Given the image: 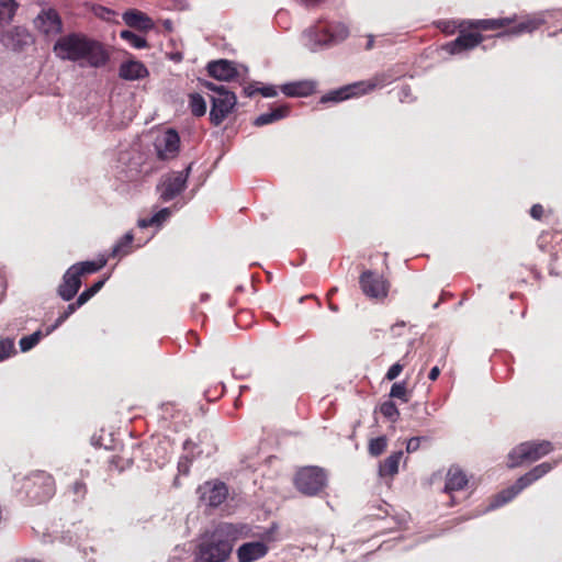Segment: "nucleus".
<instances>
[{
	"instance_id": "28",
	"label": "nucleus",
	"mask_w": 562,
	"mask_h": 562,
	"mask_svg": "<svg viewBox=\"0 0 562 562\" xmlns=\"http://www.w3.org/2000/svg\"><path fill=\"white\" fill-rule=\"evenodd\" d=\"M134 235L132 232L126 233L113 247L111 257L121 258L131 254L133 249Z\"/></svg>"
},
{
	"instance_id": "24",
	"label": "nucleus",
	"mask_w": 562,
	"mask_h": 562,
	"mask_svg": "<svg viewBox=\"0 0 562 562\" xmlns=\"http://www.w3.org/2000/svg\"><path fill=\"white\" fill-rule=\"evenodd\" d=\"M289 113H290L289 105H285V104L279 105V106L274 108L271 112L260 114L258 117H256V120L254 121V125L260 127L263 125L274 123L279 120L286 117L289 115Z\"/></svg>"
},
{
	"instance_id": "41",
	"label": "nucleus",
	"mask_w": 562,
	"mask_h": 562,
	"mask_svg": "<svg viewBox=\"0 0 562 562\" xmlns=\"http://www.w3.org/2000/svg\"><path fill=\"white\" fill-rule=\"evenodd\" d=\"M403 369H404V364H402L400 362L392 364L385 374V380H387V381L395 380L402 373Z\"/></svg>"
},
{
	"instance_id": "11",
	"label": "nucleus",
	"mask_w": 562,
	"mask_h": 562,
	"mask_svg": "<svg viewBox=\"0 0 562 562\" xmlns=\"http://www.w3.org/2000/svg\"><path fill=\"white\" fill-rule=\"evenodd\" d=\"M481 32L482 31L475 29H469L468 25H465L460 29L456 40L443 45V49L451 55L471 50L484 41L485 37Z\"/></svg>"
},
{
	"instance_id": "7",
	"label": "nucleus",
	"mask_w": 562,
	"mask_h": 562,
	"mask_svg": "<svg viewBox=\"0 0 562 562\" xmlns=\"http://www.w3.org/2000/svg\"><path fill=\"white\" fill-rule=\"evenodd\" d=\"M201 85L216 93L212 97L210 121L214 126H220L235 108L237 98L234 92L226 90L224 86H217L210 81H203Z\"/></svg>"
},
{
	"instance_id": "8",
	"label": "nucleus",
	"mask_w": 562,
	"mask_h": 562,
	"mask_svg": "<svg viewBox=\"0 0 562 562\" xmlns=\"http://www.w3.org/2000/svg\"><path fill=\"white\" fill-rule=\"evenodd\" d=\"M294 485L304 495H316L326 485V474L318 467H305L296 472Z\"/></svg>"
},
{
	"instance_id": "31",
	"label": "nucleus",
	"mask_w": 562,
	"mask_h": 562,
	"mask_svg": "<svg viewBox=\"0 0 562 562\" xmlns=\"http://www.w3.org/2000/svg\"><path fill=\"white\" fill-rule=\"evenodd\" d=\"M190 110L194 116H203L206 113V103L203 97L199 93L190 94Z\"/></svg>"
},
{
	"instance_id": "56",
	"label": "nucleus",
	"mask_w": 562,
	"mask_h": 562,
	"mask_svg": "<svg viewBox=\"0 0 562 562\" xmlns=\"http://www.w3.org/2000/svg\"><path fill=\"white\" fill-rule=\"evenodd\" d=\"M372 47H373V38H372V37H370V38H369V41H368V43H367V47H366V48H367V49H371Z\"/></svg>"
},
{
	"instance_id": "51",
	"label": "nucleus",
	"mask_w": 562,
	"mask_h": 562,
	"mask_svg": "<svg viewBox=\"0 0 562 562\" xmlns=\"http://www.w3.org/2000/svg\"><path fill=\"white\" fill-rule=\"evenodd\" d=\"M153 225H156L155 222H154L153 216L148 217V218H140L138 221V226L142 227V228H146V227H149V226H153Z\"/></svg>"
},
{
	"instance_id": "43",
	"label": "nucleus",
	"mask_w": 562,
	"mask_h": 562,
	"mask_svg": "<svg viewBox=\"0 0 562 562\" xmlns=\"http://www.w3.org/2000/svg\"><path fill=\"white\" fill-rule=\"evenodd\" d=\"M529 213L533 220L540 221L544 215V207L539 203L533 204Z\"/></svg>"
},
{
	"instance_id": "35",
	"label": "nucleus",
	"mask_w": 562,
	"mask_h": 562,
	"mask_svg": "<svg viewBox=\"0 0 562 562\" xmlns=\"http://www.w3.org/2000/svg\"><path fill=\"white\" fill-rule=\"evenodd\" d=\"M380 413L391 422H396L400 417V411L394 402L386 401L381 404Z\"/></svg>"
},
{
	"instance_id": "19",
	"label": "nucleus",
	"mask_w": 562,
	"mask_h": 562,
	"mask_svg": "<svg viewBox=\"0 0 562 562\" xmlns=\"http://www.w3.org/2000/svg\"><path fill=\"white\" fill-rule=\"evenodd\" d=\"M149 75L146 66L139 60H127L121 64L119 76L123 80L134 81L146 78Z\"/></svg>"
},
{
	"instance_id": "2",
	"label": "nucleus",
	"mask_w": 562,
	"mask_h": 562,
	"mask_svg": "<svg viewBox=\"0 0 562 562\" xmlns=\"http://www.w3.org/2000/svg\"><path fill=\"white\" fill-rule=\"evenodd\" d=\"M55 55L63 60L80 63L91 68H102L110 61V52L105 45L82 33L60 36L54 44Z\"/></svg>"
},
{
	"instance_id": "9",
	"label": "nucleus",
	"mask_w": 562,
	"mask_h": 562,
	"mask_svg": "<svg viewBox=\"0 0 562 562\" xmlns=\"http://www.w3.org/2000/svg\"><path fill=\"white\" fill-rule=\"evenodd\" d=\"M191 169L192 164H189L184 170L171 171L161 178L160 183L157 186L161 201H171L186 189Z\"/></svg>"
},
{
	"instance_id": "25",
	"label": "nucleus",
	"mask_w": 562,
	"mask_h": 562,
	"mask_svg": "<svg viewBox=\"0 0 562 562\" xmlns=\"http://www.w3.org/2000/svg\"><path fill=\"white\" fill-rule=\"evenodd\" d=\"M20 8V4L16 0H0V26H7L9 25L18 10Z\"/></svg>"
},
{
	"instance_id": "1",
	"label": "nucleus",
	"mask_w": 562,
	"mask_h": 562,
	"mask_svg": "<svg viewBox=\"0 0 562 562\" xmlns=\"http://www.w3.org/2000/svg\"><path fill=\"white\" fill-rule=\"evenodd\" d=\"M543 24V20L536 16H519L513 14L506 18L479 19L469 21L440 20L437 27L446 35H452L460 29L468 25L469 29L479 31H496V37L519 36L526 33H532Z\"/></svg>"
},
{
	"instance_id": "42",
	"label": "nucleus",
	"mask_w": 562,
	"mask_h": 562,
	"mask_svg": "<svg viewBox=\"0 0 562 562\" xmlns=\"http://www.w3.org/2000/svg\"><path fill=\"white\" fill-rule=\"evenodd\" d=\"M171 214L170 209L165 207L158 211L156 214L153 215L154 222L156 225H160L164 221H166Z\"/></svg>"
},
{
	"instance_id": "58",
	"label": "nucleus",
	"mask_w": 562,
	"mask_h": 562,
	"mask_svg": "<svg viewBox=\"0 0 562 562\" xmlns=\"http://www.w3.org/2000/svg\"><path fill=\"white\" fill-rule=\"evenodd\" d=\"M240 315H241V313L237 315L236 323H239Z\"/></svg>"
},
{
	"instance_id": "23",
	"label": "nucleus",
	"mask_w": 562,
	"mask_h": 562,
	"mask_svg": "<svg viewBox=\"0 0 562 562\" xmlns=\"http://www.w3.org/2000/svg\"><path fill=\"white\" fill-rule=\"evenodd\" d=\"M124 22L130 26L140 31H149L154 27V23L145 13L131 9L123 13Z\"/></svg>"
},
{
	"instance_id": "59",
	"label": "nucleus",
	"mask_w": 562,
	"mask_h": 562,
	"mask_svg": "<svg viewBox=\"0 0 562 562\" xmlns=\"http://www.w3.org/2000/svg\"><path fill=\"white\" fill-rule=\"evenodd\" d=\"M189 443H191V442H190L189 440H187V441L184 442V448H187Z\"/></svg>"
},
{
	"instance_id": "26",
	"label": "nucleus",
	"mask_w": 562,
	"mask_h": 562,
	"mask_svg": "<svg viewBox=\"0 0 562 562\" xmlns=\"http://www.w3.org/2000/svg\"><path fill=\"white\" fill-rule=\"evenodd\" d=\"M403 452L397 451L387 457L379 468V473L383 477H392L398 472V464Z\"/></svg>"
},
{
	"instance_id": "21",
	"label": "nucleus",
	"mask_w": 562,
	"mask_h": 562,
	"mask_svg": "<svg viewBox=\"0 0 562 562\" xmlns=\"http://www.w3.org/2000/svg\"><path fill=\"white\" fill-rule=\"evenodd\" d=\"M468 482L469 480L465 472L461 468L452 465L446 476L445 492L452 493L454 491H461L467 487Z\"/></svg>"
},
{
	"instance_id": "10",
	"label": "nucleus",
	"mask_w": 562,
	"mask_h": 562,
	"mask_svg": "<svg viewBox=\"0 0 562 562\" xmlns=\"http://www.w3.org/2000/svg\"><path fill=\"white\" fill-rule=\"evenodd\" d=\"M359 285L362 293L371 300L381 301L389 294V281L376 271H363L359 277Z\"/></svg>"
},
{
	"instance_id": "37",
	"label": "nucleus",
	"mask_w": 562,
	"mask_h": 562,
	"mask_svg": "<svg viewBox=\"0 0 562 562\" xmlns=\"http://www.w3.org/2000/svg\"><path fill=\"white\" fill-rule=\"evenodd\" d=\"M131 464H132V460L131 459L124 458V457L119 456V454H113L109 459V470L110 471L117 470L119 472H122L125 469L130 468Z\"/></svg>"
},
{
	"instance_id": "12",
	"label": "nucleus",
	"mask_w": 562,
	"mask_h": 562,
	"mask_svg": "<svg viewBox=\"0 0 562 562\" xmlns=\"http://www.w3.org/2000/svg\"><path fill=\"white\" fill-rule=\"evenodd\" d=\"M34 27L42 35L53 37L63 32V20L54 8L43 9L33 21Z\"/></svg>"
},
{
	"instance_id": "5",
	"label": "nucleus",
	"mask_w": 562,
	"mask_h": 562,
	"mask_svg": "<svg viewBox=\"0 0 562 562\" xmlns=\"http://www.w3.org/2000/svg\"><path fill=\"white\" fill-rule=\"evenodd\" d=\"M558 465V461L542 462L533 467L530 471L521 475L517 481L509 487L499 492L491 505L492 508L499 507L512 499H514L520 492L533 484L536 481L543 477L550 471Z\"/></svg>"
},
{
	"instance_id": "3",
	"label": "nucleus",
	"mask_w": 562,
	"mask_h": 562,
	"mask_svg": "<svg viewBox=\"0 0 562 562\" xmlns=\"http://www.w3.org/2000/svg\"><path fill=\"white\" fill-rule=\"evenodd\" d=\"M252 537L251 527L244 522H218L209 540L199 546L196 562H225L231 557L234 543Z\"/></svg>"
},
{
	"instance_id": "46",
	"label": "nucleus",
	"mask_w": 562,
	"mask_h": 562,
	"mask_svg": "<svg viewBox=\"0 0 562 562\" xmlns=\"http://www.w3.org/2000/svg\"><path fill=\"white\" fill-rule=\"evenodd\" d=\"M190 463H191V459L189 458H181V460L179 461V464H178V469H179V472H181L182 474H188L189 473V468H190Z\"/></svg>"
},
{
	"instance_id": "55",
	"label": "nucleus",
	"mask_w": 562,
	"mask_h": 562,
	"mask_svg": "<svg viewBox=\"0 0 562 562\" xmlns=\"http://www.w3.org/2000/svg\"><path fill=\"white\" fill-rule=\"evenodd\" d=\"M338 289L336 286H333L326 294V299H331L333 295L337 293Z\"/></svg>"
},
{
	"instance_id": "33",
	"label": "nucleus",
	"mask_w": 562,
	"mask_h": 562,
	"mask_svg": "<svg viewBox=\"0 0 562 562\" xmlns=\"http://www.w3.org/2000/svg\"><path fill=\"white\" fill-rule=\"evenodd\" d=\"M79 307H81L80 305H77V301L76 302H72L70 304L67 305V307L65 308V311L57 317V319L55 321V323L49 326L46 330V334L45 335H49L50 333H53L56 328H58L70 315H72Z\"/></svg>"
},
{
	"instance_id": "36",
	"label": "nucleus",
	"mask_w": 562,
	"mask_h": 562,
	"mask_svg": "<svg viewBox=\"0 0 562 562\" xmlns=\"http://www.w3.org/2000/svg\"><path fill=\"white\" fill-rule=\"evenodd\" d=\"M43 337V334L41 330H36L35 333L24 336L20 339V348L23 352H26L31 350L33 347H35L41 338Z\"/></svg>"
},
{
	"instance_id": "48",
	"label": "nucleus",
	"mask_w": 562,
	"mask_h": 562,
	"mask_svg": "<svg viewBox=\"0 0 562 562\" xmlns=\"http://www.w3.org/2000/svg\"><path fill=\"white\" fill-rule=\"evenodd\" d=\"M406 327V323L401 321L391 326V333L393 336H401L402 330Z\"/></svg>"
},
{
	"instance_id": "49",
	"label": "nucleus",
	"mask_w": 562,
	"mask_h": 562,
	"mask_svg": "<svg viewBox=\"0 0 562 562\" xmlns=\"http://www.w3.org/2000/svg\"><path fill=\"white\" fill-rule=\"evenodd\" d=\"M105 283V279L99 280L94 282L88 290L93 294V296L103 288Z\"/></svg>"
},
{
	"instance_id": "38",
	"label": "nucleus",
	"mask_w": 562,
	"mask_h": 562,
	"mask_svg": "<svg viewBox=\"0 0 562 562\" xmlns=\"http://www.w3.org/2000/svg\"><path fill=\"white\" fill-rule=\"evenodd\" d=\"M314 42H315V46H319V47L329 46L335 42V37L327 30L315 31L314 32Z\"/></svg>"
},
{
	"instance_id": "47",
	"label": "nucleus",
	"mask_w": 562,
	"mask_h": 562,
	"mask_svg": "<svg viewBox=\"0 0 562 562\" xmlns=\"http://www.w3.org/2000/svg\"><path fill=\"white\" fill-rule=\"evenodd\" d=\"M92 296H93V294L88 289L85 290L76 300L77 305H80V306L85 305Z\"/></svg>"
},
{
	"instance_id": "15",
	"label": "nucleus",
	"mask_w": 562,
	"mask_h": 562,
	"mask_svg": "<svg viewBox=\"0 0 562 562\" xmlns=\"http://www.w3.org/2000/svg\"><path fill=\"white\" fill-rule=\"evenodd\" d=\"M206 69L211 77L221 81H231L238 76L235 63L227 59L210 61Z\"/></svg>"
},
{
	"instance_id": "57",
	"label": "nucleus",
	"mask_w": 562,
	"mask_h": 562,
	"mask_svg": "<svg viewBox=\"0 0 562 562\" xmlns=\"http://www.w3.org/2000/svg\"><path fill=\"white\" fill-rule=\"evenodd\" d=\"M307 297H308V299H315V300H317V297H316L315 295H308Z\"/></svg>"
},
{
	"instance_id": "44",
	"label": "nucleus",
	"mask_w": 562,
	"mask_h": 562,
	"mask_svg": "<svg viewBox=\"0 0 562 562\" xmlns=\"http://www.w3.org/2000/svg\"><path fill=\"white\" fill-rule=\"evenodd\" d=\"M420 440H422L420 437H413V438L408 439L407 445H406V451L408 453L417 451L420 446Z\"/></svg>"
},
{
	"instance_id": "20",
	"label": "nucleus",
	"mask_w": 562,
	"mask_h": 562,
	"mask_svg": "<svg viewBox=\"0 0 562 562\" xmlns=\"http://www.w3.org/2000/svg\"><path fill=\"white\" fill-rule=\"evenodd\" d=\"M538 247L551 255H555L562 246V232L557 229L543 231L538 239Z\"/></svg>"
},
{
	"instance_id": "45",
	"label": "nucleus",
	"mask_w": 562,
	"mask_h": 562,
	"mask_svg": "<svg viewBox=\"0 0 562 562\" xmlns=\"http://www.w3.org/2000/svg\"><path fill=\"white\" fill-rule=\"evenodd\" d=\"M259 93L266 98H273L278 94V91L274 86H265L259 89Z\"/></svg>"
},
{
	"instance_id": "27",
	"label": "nucleus",
	"mask_w": 562,
	"mask_h": 562,
	"mask_svg": "<svg viewBox=\"0 0 562 562\" xmlns=\"http://www.w3.org/2000/svg\"><path fill=\"white\" fill-rule=\"evenodd\" d=\"M358 88H359L358 85H353V86H347V87L340 88L338 90L330 91L321 98V103L344 101V100L348 99L349 97L357 94L356 89H358Z\"/></svg>"
},
{
	"instance_id": "39",
	"label": "nucleus",
	"mask_w": 562,
	"mask_h": 562,
	"mask_svg": "<svg viewBox=\"0 0 562 562\" xmlns=\"http://www.w3.org/2000/svg\"><path fill=\"white\" fill-rule=\"evenodd\" d=\"M15 353L14 340L11 338L0 339V361H3Z\"/></svg>"
},
{
	"instance_id": "6",
	"label": "nucleus",
	"mask_w": 562,
	"mask_h": 562,
	"mask_svg": "<svg viewBox=\"0 0 562 562\" xmlns=\"http://www.w3.org/2000/svg\"><path fill=\"white\" fill-rule=\"evenodd\" d=\"M554 450L549 440H530L517 445L508 453V467L518 468L525 463H532L548 456Z\"/></svg>"
},
{
	"instance_id": "4",
	"label": "nucleus",
	"mask_w": 562,
	"mask_h": 562,
	"mask_svg": "<svg viewBox=\"0 0 562 562\" xmlns=\"http://www.w3.org/2000/svg\"><path fill=\"white\" fill-rule=\"evenodd\" d=\"M21 491L31 505L42 504L54 496L55 480L45 471H35L23 479Z\"/></svg>"
},
{
	"instance_id": "22",
	"label": "nucleus",
	"mask_w": 562,
	"mask_h": 562,
	"mask_svg": "<svg viewBox=\"0 0 562 562\" xmlns=\"http://www.w3.org/2000/svg\"><path fill=\"white\" fill-rule=\"evenodd\" d=\"M281 91L291 98L308 97L315 92L316 85L313 81H295L281 86Z\"/></svg>"
},
{
	"instance_id": "17",
	"label": "nucleus",
	"mask_w": 562,
	"mask_h": 562,
	"mask_svg": "<svg viewBox=\"0 0 562 562\" xmlns=\"http://www.w3.org/2000/svg\"><path fill=\"white\" fill-rule=\"evenodd\" d=\"M269 547L262 541L243 543L237 549L238 562H255L267 555Z\"/></svg>"
},
{
	"instance_id": "13",
	"label": "nucleus",
	"mask_w": 562,
	"mask_h": 562,
	"mask_svg": "<svg viewBox=\"0 0 562 562\" xmlns=\"http://www.w3.org/2000/svg\"><path fill=\"white\" fill-rule=\"evenodd\" d=\"M155 147L157 156L161 160H169L179 154L180 137L177 131L169 128L164 135L156 139Z\"/></svg>"
},
{
	"instance_id": "53",
	"label": "nucleus",
	"mask_w": 562,
	"mask_h": 562,
	"mask_svg": "<svg viewBox=\"0 0 562 562\" xmlns=\"http://www.w3.org/2000/svg\"><path fill=\"white\" fill-rule=\"evenodd\" d=\"M440 374V369L438 367H434L428 374L429 380L436 381Z\"/></svg>"
},
{
	"instance_id": "30",
	"label": "nucleus",
	"mask_w": 562,
	"mask_h": 562,
	"mask_svg": "<svg viewBox=\"0 0 562 562\" xmlns=\"http://www.w3.org/2000/svg\"><path fill=\"white\" fill-rule=\"evenodd\" d=\"M390 397L397 398L403 403H408L412 397V391L407 387V382H395L390 391Z\"/></svg>"
},
{
	"instance_id": "32",
	"label": "nucleus",
	"mask_w": 562,
	"mask_h": 562,
	"mask_svg": "<svg viewBox=\"0 0 562 562\" xmlns=\"http://www.w3.org/2000/svg\"><path fill=\"white\" fill-rule=\"evenodd\" d=\"M120 37L122 40L126 41L127 43H130L134 48L140 49V48L148 47L147 41L144 37L135 34L132 31H128V30L121 31Z\"/></svg>"
},
{
	"instance_id": "34",
	"label": "nucleus",
	"mask_w": 562,
	"mask_h": 562,
	"mask_svg": "<svg viewBox=\"0 0 562 562\" xmlns=\"http://www.w3.org/2000/svg\"><path fill=\"white\" fill-rule=\"evenodd\" d=\"M386 447H387L386 437L381 436V437H376V438H373L370 440L368 450L371 456L379 457L385 451Z\"/></svg>"
},
{
	"instance_id": "40",
	"label": "nucleus",
	"mask_w": 562,
	"mask_h": 562,
	"mask_svg": "<svg viewBox=\"0 0 562 562\" xmlns=\"http://www.w3.org/2000/svg\"><path fill=\"white\" fill-rule=\"evenodd\" d=\"M70 492L72 493L75 501L83 499L87 494V485L83 480H76L70 486Z\"/></svg>"
},
{
	"instance_id": "50",
	"label": "nucleus",
	"mask_w": 562,
	"mask_h": 562,
	"mask_svg": "<svg viewBox=\"0 0 562 562\" xmlns=\"http://www.w3.org/2000/svg\"><path fill=\"white\" fill-rule=\"evenodd\" d=\"M105 283V279L99 280L94 282L88 290L93 294V296L103 288Z\"/></svg>"
},
{
	"instance_id": "29",
	"label": "nucleus",
	"mask_w": 562,
	"mask_h": 562,
	"mask_svg": "<svg viewBox=\"0 0 562 562\" xmlns=\"http://www.w3.org/2000/svg\"><path fill=\"white\" fill-rule=\"evenodd\" d=\"M106 265L105 259H100L98 261H81L71 266V268L77 272V274L82 278L86 274L95 273L101 270Z\"/></svg>"
},
{
	"instance_id": "14",
	"label": "nucleus",
	"mask_w": 562,
	"mask_h": 562,
	"mask_svg": "<svg viewBox=\"0 0 562 562\" xmlns=\"http://www.w3.org/2000/svg\"><path fill=\"white\" fill-rule=\"evenodd\" d=\"M198 491L201 494V498L211 507H218L228 496V488L223 482H206Z\"/></svg>"
},
{
	"instance_id": "52",
	"label": "nucleus",
	"mask_w": 562,
	"mask_h": 562,
	"mask_svg": "<svg viewBox=\"0 0 562 562\" xmlns=\"http://www.w3.org/2000/svg\"><path fill=\"white\" fill-rule=\"evenodd\" d=\"M259 89L260 88H255L252 85H249L248 87H246L244 89V93L246 94V97H254L256 93H259Z\"/></svg>"
},
{
	"instance_id": "54",
	"label": "nucleus",
	"mask_w": 562,
	"mask_h": 562,
	"mask_svg": "<svg viewBox=\"0 0 562 562\" xmlns=\"http://www.w3.org/2000/svg\"><path fill=\"white\" fill-rule=\"evenodd\" d=\"M327 303H328V307L330 311L333 312H338L339 311V307L337 304H335L331 299H327Z\"/></svg>"
},
{
	"instance_id": "18",
	"label": "nucleus",
	"mask_w": 562,
	"mask_h": 562,
	"mask_svg": "<svg viewBox=\"0 0 562 562\" xmlns=\"http://www.w3.org/2000/svg\"><path fill=\"white\" fill-rule=\"evenodd\" d=\"M2 38L14 50H22L33 42L32 35L24 26H14L5 31Z\"/></svg>"
},
{
	"instance_id": "16",
	"label": "nucleus",
	"mask_w": 562,
	"mask_h": 562,
	"mask_svg": "<svg viewBox=\"0 0 562 562\" xmlns=\"http://www.w3.org/2000/svg\"><path fill=\"white\" fill-rule=\"evenodd\" d=\"M81 284V278L69 267L63 276V281L58 285L57 293L64 301H70L78 293Z\"/></svg>"
}]
</instances>
